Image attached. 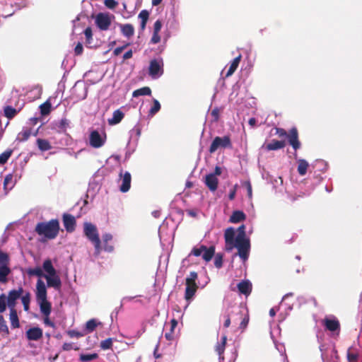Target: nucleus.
<instances>
[{"label":"nucleus","mask_w":362,"mask_h":362,"mask_svg":"<svg viewBox=\"0 0 362 362\" xmlns=\"http://www.w3.org/2000/svg\"><path fill=\"white\" fill-rule=\"evenodd\" d=\"M224 239L225 249L227 252L237 248L238 255L243 262L248 259L250 243L249 238L246 237L245 225L239 226L237 230L233 227L226 228L224 232Z\"/></svg>","instance_id":"obj_1"},{"label":"nucleus","mask_w":362,"mask_h":362,"mask_svg":"<svg viewBox=\"0 0 362 362\" xmlns=\"http://www.w3.org/2000/svg\"><path fill=\"white\" fill-rule=\"evenodd\" d=\"M27 273L29 276H35L41 279L45 278L47 281V286L53 288L55 290H59L62 286V281L57 271L54 267L50 259H45L42 263V268L36 267L28 269Z\"/></svg>","instance_id":"obj_2"},{"label":"nucleus","mask_w":362,"mask_h":362,"mask_svg":"<svg viewBox=\"0 0 362 362\" xmlns=\"http://www.w3.org/2000/svg\"><path fill=\"white\" fill-rule=\"evenodd\" d=\"M59 230V221L52 219L48 222L38 223L35 227V231L40 235H43L48 239H54L58 235Z\"/></svg>","instance_id":"obj_3"},{"label":"nucleus","mask_w":362,"mask_h":362,"mask_svg":"<svg viewBox=\"0 0 362 362\" xmlns=\"http://www.w3.org/2000/svg\"><path fill=\"white\" fill-rule=\"evenodd\" d=\"M214 253L215 247L214 246L207 247L206 246L202 245L198 247H194L188 256L182 260V264L186 265L187 262L191 261L192 256L199 257L201 255L204 260L206 262H209L214 255Z\"/></svg>","instance_id":"obj_4"},{"label":"nucleus","mask_w":362,"mask_h":362,"mask_svg":"<svg viewBox=\"0 0 362 362\" xmlns=\"http://www.w3.org/2000/svg\"><path fill=\"white\" fill-rule=\"evenodd\" d=\"M83 232L86 238L93 244L95 255H99L102 247L96 226L91 223L86 222L83 224Z\"/></svg>","instance_id":"obj_5"},{"label":"nucleus","mask_w":362,"mask_h":362,"mask_svg":"<svg viewBox=\"0 0 362 362\" xmlns=\"http://www.w3.org/2000/svg\"><path fill=\"white\" fill-rule=\"evenodd\" d=\"M141 128L139 124H136L129 132V140L127 144L126 158H129L135 151L141 136Z\"/></svg>","instance_id":"obj_6"},{"label":"nucleus","mask_w":362,"mask_h":362,"mask_svg":"<svg viewBox=\"0 0 362 362\" xmlns=\"http://www.w3.org/2000/svg\"><path fill=\"white\" fill-rule=\"evenodd\" d=\"M88 87L83 81H78L71 89L70 98L74 103L84 100L87 97Z\"/></svg>","instance_id":"obj_7"},{"label":"nucleus","mask_w":362,"mask_h":362,"mask_svg":"<svg viewBox=\"0 0 362 362\" xmlns=\"http://www.w3.org/2000/svg\"><path fill=\"white\" fill-rule=\"evenodd\" d=\"M164 63L161 57L153 59L150 61L148 75L152 79H158L163 74Z\"/></svg>","instance_id":"obj_8"},{"label":"nucleus","mask_w":362,"mask_h":362,"mask_svg":"<svg viewBox=\"0 0 362 362\" xmlns=\"http://www.w3.org/2000/svg\"><path fill=\"white\" fill-rule=\"evenodd\" d=\"M218 148H231L232 144L230 141V139L228 136H224L223 137L220 136H216L210 147H209V152L211 153H214Z\"/></svg>","instance_id":"obj_9"},{"label":"nucleus","mask_w":362,"mask_h":362,"mask_svg":"<svg viewBox=\"0 0 362 362\" xmlns=\"http://www.w3.org/2000/svg\"><path fill=\"white\" fill-rule=\"evenodd\" d=\"M106 140V135L105 134H100L97 130H93L89 134V144L90 146L95 148L102 147Z\"/></svg>","instance_id":"obj_10"},{"label":"nucleus","mask_w":362,"mask_h":362,"mask_svg":"<svg viewBox=\"0 0 362 362\" xmlns=\"http://www.w3.org/2000/svg\"><path fill=\"white\" fill-rule=\"evenodd\" d=\"M111 22V16L108 13H99L95 16V25L101 30H108Z\"/></svg>","instance_id":"obj_11"},{"label":"nucleus","mask_w":362,"mask_h":362,"mask_svg":"<svg viewBox=\"0 0 362 362\" xmlns=\"http://www.w3.org/2000/svg\"><path fill=\"white\" fill-rule=\"evenodd\" d=\"M23 292L24 290L21 286L18 287L17 289L11 290L8 292L6 299L7 305L9 310L15 308L16 305V300L21 298Z\"/></svg>","instance_id":"obj_12"},{"label":"nucleus","mask_w":362,"mask_h":362,"mask_svg":"<svg viewBox=\"0 0 362 362\" xmlns=\"http://www.w3.org/2000/svg\"><path fill=\"white\" fill-rule=\"evenodd\" d=\"M323 325L327 330L332 332H336V334L339 335L340 331V324L335 316H326L323 320Z\"/></svg>","instance_id":"obj_13"},{"label":"nucleus","mask_w":362,"mask_h":362,"mask_svg":"<svg viewBox=\"0 0 362 362\" xmlns=\"http://www.w3.org/2000/svg\"><path fill=\"white\" fill-rule=\"evenodd\" d=\"M233 313H235L236 322L240 320V328L245 329L249 322L247 310L243 307H236L234 308Z\"/></svg>","instance_id":"obj_14"},{"label":"nucleus","mask_w":362,"mask_h":362,"mask_svg":"<svg viewBox=\"0 0 362 362\" xmlns=\"http://www.w3.org/2000/svg\"><path fill=\"white\" fill-rule=\"evenodd\" d=\"M288 144L293 148L295 151L300 148V142L298 140V134L296 128L293 127L290 129L287 134Z\"/></svg>","instance_id":"obj_15"},{"label":"nucleus","mask_w":362,"mask_h":362,"mask_svg":"<svg viewBox=\"0 0 362 362\" xmlns=\"http://www.w3.org/2000/svg\"><path fill=\"white\" fill-rule=\"evenodd\" d=\"M47 286L42 279H38L36 284L35 297L36 300L47 298Z\"/></svg>","instance_id":"obj_16"},{"label":"nucleus","mask_w":362,"mask_h":362,"mask_svg":"<svg viewBox=\"0 0 362 362\" xmlns=\"http://www.w3.org/2000/svg\"><path fill=\"white\" fill-rule=\"evenodd\" d=\"M119 176L122 180V184L119 187V189L122 192H127L129 191L131 187V174L127 171L122 174V171H121L119 173Z\"/></svg>","instance_id":"obj_17"},{"label":"nucleus","mask_w":362,"mask_h":362,"mask_svg":"<svg viewBox=\"0 0 362 362\" xmlns=\"http://www.w3.org/2000/svg\"><path fill=\"white\" fill-rule=\"evenodd\" d=\"M204 182L211 192H215L217 189L218 180L214 175L210 173L206 175Z\"/></svg>","instance_id":"obj_18"},{"label":"nucleus","mask_w":362,"mask_h":362,"mask_svg":"<svg viewBox=\"0 0 362 362\" xmlns=\"http://www.w3.org/2000/svg\"><path fill=\"white\" fill-rule=\"evenodd\" d=\"M237 288L240 294L247 296L252 291V284L249 280H243L238 284Z\"/></svg>","instance_id":"obj_19"},{"label":"nucleus","mask_w":362,"mask_h":362,"mask_svg":"<svg viewBox=\"0 0 362 362\" xmlns=\"http://www.w3.org/2000/svg\"><path fill=\"white\" fill-rule=\"evenodd\" d=\"M25 334L28 340L37 341L42 337V330L40 327H32L27 330Z\"/></svg>","instance_id":"obj_20"},{"label":"nucleus","mask_w":362,"mask_h":362,"mask_svg":"<svg viewBox=\"0 0 362 362\" xmlns=\"http://www.w3.org/2000/svg\"><path fill=\"white\" fill-rule=\"evenodd\" d=\"M64 226L67 232H73L75 229V218L70 214H64L63 216Z\"/></svg>","instance_id":"obj_21"},{"label":"nucleus","mask_w":362,"mask_h":362,"mask_svg":"<svg viewBox=\"0 0 362 362\" xmlns=\"http://www.w3.org/2000/svg\"><path fill=\"white\" fill-rule=\"evenodd\" d=\"M177 326V321L175 319H172L169 323V325H165V329H168L169 327V331L166 332L165 334V337L168 341H172L174 339V330Z\"/></svg>","instance_id":"obj_22"},{"label":"nucleus","mask_w":362,"mask_h":362,"mask_svg":"<svg viewBox=\"0 0 362 362\" xmlns=\"http://www.w3.org/2000/svg\"><path fill=\"white\" fill-rule=\"evenodd\" d=\"M37 302L40 306L41 313L46 317L49 316L52 311V305L51 303L47 300V298L43 300H37Z\"/></svg>","instance_id":"obj_23"},{"label":"nucleus","mask_w":362,"mask_h":362,"mask_svg":"<svg viewBox=\"0 0 362 362\" xmlns=\"http://www.w3.org/2000/svg\"><path fill=\"white\" fill-rule=\"evenodd\" d=\"M311 167L315 170L314 174L316 175L319 172H325L327 169V163L323 160H316Z\"/></svg>","instance_id":"obj_24"},{"label":"nucleus","mask_w":362,"mask_h":362,"mask_svg":"<svg viewBox=\"0 0 362 362\" xmlns=\"http://www.w3.org/2000/svg\"><path fill=\"white\" fill-rule=\"evenodd\" d=\"M197 288V286L194 285H186L185 293V298L188 302L187 305L189 304L191 300H192L196 291Z\"/></svg>","instance_id":"obj_25"},{"label":"nucleus","mask_w":362,"mask_h":362,"mask_svg":"<svg viewBox=\"0 0 362 362\" xmlns=\"http://www.w3.org/2000/svg\"><path fill=\"white\" fill-rule=\"evenodd\" d=\"M10 310L9 320L11 322V327L12 329L18 328L20 327V322L17 311L15 308Z\"/></svg>","instance_id":"obj_26"},{"label":"nucleus","mask_w":362,"mask_h":362,"mask_svg":"<svg viewBox=\"0 0 362 362\" xmlns=\"http://www.w3.org/2000/svg\"><path fill=\"white\" fill-rule=\"evenodd\" d=\"M298 163V173L300 175L303 176L307 173L308 168L310 166L308 162L303 158L297 160Z\"/></svg>","instance_id":"obj_27"},{"label":"nucleus","mask_w":362,"mask_h":362,"mask_svg":"<svg viewBox=\"0 0 362 362\" xmlns=\"http://www.w3.org/2000/svg\"><path fill=\"white\" fill-rule=\"evenodd\" d=\"M124 114L120 110H117L113 112L112 117L108 119V123L110 125H115L119 123L123 119Z\"/></svg>","instance_id":"obj_28"},{"label":"nucleus","mask_w":362,"mask_h":362,"mask_svg":"<svg viewBox=\"0 0 362 362\" xmlns=\"http://www.w3.org/2000/svg\"><path fill=\"white\" fill-rule=\"evenodd\" d=\"M102 239L103 242V250L108 252H112L114 250L113 246L108 244V242L112 240V235L110 233H105L103 235Z\"/></svg>","instance_id":"obj_29"},{"label":"nucleus","mask_w":362,"mask_h":362,"mask_svg":"<svg viewBox=\"0 0 362 362\" xmlns=\"http://www.w3.org/2000/svg\"><path fill=\"white\" fill-rule=\"evenodd\" d=\"M246 218L245 214L242 211H235L230 217L229 221L233 223H237L244 221Z\"/></svg>","instance_id":"obj_30"},{"label":"nucleus","mask_w":362,"mask_h":362,"mask_svg":"<svg viewBox=\"0 0 362 362\" xmlns=\"http://www.w3.org/2000/svg\"><path fill=\"white\" fill-rule=\"evenodd\" d=\"M30 135H31V129L24 127L23 129V130L18 134L16 140L19 142H24L29 139Z\"/></svg>","instance_id":"obj_31"},{"label":"nucleus","mask_w":362,"mask_h":362,"mask_svg":"<svg viewBox=\"0 0 362 362\" xmlns=\"http://www.w3.org/2000/svg\"><path fill=\"white\" fill-rule=\"evenodd\" d=\"M11 273L8 264L2 265L0 267V283L5 284L8 281V276Z\"/></svg>","instance_id":"obj_32"},{"label":"nucleus","mask_w":362,"mask_h":362,"mask_svg":"<svg viewBox=\"0 0 362 362\" xmlns=\"http://www.w3.org/2000/svg\"><path fill=\"white\" fill-rule=\"evenodd\" d=\"M285 146V142L284 141L272 140L269 143L266 148L268 151H275L283 148Z\"/></svg>","instance_id":"obj_33"},{"label":"nucleus","mask_w":362,"mask_h":362,"mask_svg":"<svg viewBox=\"0 0 362 362\" xmlns=\"http://www.w3.org/2000/svg\"><path fill=\"white\" fill-rule=\"evenodd\" d=\"M240 59H241L240 54H239L238 57H236L235 59H233V60L230 63V65L227 71L226 74V77L231 76L235 72V71L236 70V69L238 66Z\"/></svg>","instance_id":"obj_34"},{"label":"nucleus","mask_w":362,"mask_h":362,"mask_svg":"<svg viewBox=\"0 0 362 362\" xmlns=\"http://www.w3.org/2000/svg\"><path fill=\"white\" fill-rule=\"evenodd\" d=\"M15 182H16L13 180V175L11 174L6 175L4 181V188L6 191V194L14 187Z\"/></svg>","instance_id":"obj_35"},{"label":"nucleus","mask_w":362,"mask_h":362,"mask_svg":"<svg viewBox=\"0 0 362 362\" xmlns=\"http://www.w3.org/2000/svg\"><path fill=\"white\" fill-rule=\"evenodd\" d=\"M149 17V13L147 10H142L138 18L140 19V28L142 30H144L146 28V22Z\"/></svg>","instance_id":"obj_36"},{"label":"nucleus","mask_w":362,"mask_h":362,"mask_svg":"<svg viewBox=\"0 0 362 362\" xmlns=\"http://www.w3.org/2000/svg\"><path fill=\"white\" fill-rule=\"evenodd\" d=\"M36 143L38 148L41 151H46L52 148L51 144L46 139H37Z\"/></svg>","instance_id":"obj_37"},{"label":"nucleus","mask_w":362,"mask_h":362,"mask_svg":"<svg viewBox=\"0 0 362 362\" xmlns=\"http://www.w3.org/2000/svg\"><path fill=\"white\" fill-rule=\"evenodd\" d=\"M121 31L124 37H130L134 33V28L131 24H125L121 26Z\"/></svg>","instance_id":"obj_38"},{"label":"nucleus","mask_w":362,"mask_h":362,"mask_svg":"<svg viewBox=\"0 0 362 362\" xmlns=\"http://www.w3.org/2000/svg\"><path fill=\"white\" fill-rule=\"evenodd\" d=\"M21 300L23 303L24 310L28 311L30 309V293L28 291L23 292Z\"/></svg>","instance_id":"obj_39"},{"label":"nucleus","mask_w":362,"mask_h":362,"mask_svg":"<svg viewBox=\"0 0 362 362\" xmlns=\"http://www.w3.org/2000/svg\"><path fill=\"white\" fill-rule=\"evenodd\" d=\"M151 94V90L149 87H143L135 90L132 93V96L134 98H137L141 95H150Z\"/></svg>","instance_id":"obj_40"},{"label":"nucleus","mask_w":362,"mask_h":362,"mask_svg":"<svg viewBox=\"0 0 362 362\" xmlns=\"http://www.w3.org/2000/svg\"><path fill=\"white\" fill-rule=\"evenodd\" d=\"M226 340L227 337L226 335H223L221 337V341L218 342V344L216 345V350L220 357L224 352Z\"/></svg>","instance_id":"obj_41"},{"label":"nucleus","mask_w":362,"mask_h":362,"mask_svg":"<svg viewBox=\"0 0 362 362\" xmlns=\"http://www.w3.org/2000/svg\"><path fill=\"white\" fill-rule=\"evenodd\" d=\"M153 105L151 107L148 112V116L153 117L160 110V104L159 101L155 98L153 99Z\"/></svg>","instance_id":"obj_42"},{"label":"nucleus","mask_w":362,"mask_h":362,"mask_svg":"<svg viewBox=\"0 0 362 362\" xmlns=\"http://www.w3.org/2000/svg\"><path fill=\"white\" fill-rule=\"evenodd\" d=\"M40 113L42 115H47L50 112L51 103L49 100H47L40 106Z\"/></svg>","instance_id":"obj_43"},{"label":"nucleus","mask_w":362,"mask_h":362,"mask_svg":"<svg viewBox=\"0 0 362 362\" xmlns=\"http://www.w3.org/2000/svg\"><path fill=\"white\" fill-rule=\"evenodd\" d=\"M13 153L12 149H7L0 154V164H5Z\"/></svg>","instance_id":"obj_44"},{"label":"nucleus","mask_w":362,"mask_h":362,"mask_svg":"<svg viewBox=\"0 0 362 362\" xmlns=\"http://www.w3.org/2000/svg\"><path fill=\"white\" fill-rule=\"evenodd\" d=\"M0 332H2L6 335L9 334V329L8 325L3 315H0Z\"/></svg>","instance_id":"obj_45"},{"label":"nucleus","mask_w":362,"mask_h":362,"mask_svg":"<svg viewBox=\"0 0 362 362\" xmlns=\"http://www.w3.org/2000/svg\"><path fill=\"white\" fill-rule=\"evenodd\" d=\"M197 279V274L195 272H191L189 275L186 278V285H194L196 284V280Z\"/></svg>","instance_id":"obj_46"},{"label":"nucleus","mask_w":362,"mask_h":362,"mask_svg":"<svg viewBox=\"0 0 362 362\" xmlns=\"http://www.w3.org/2000/svg\"><path fill=\"white\" fill-rule=\"evenodd\" d=\"M225 321L223 323L224 327H228L230 325V321L233 320V323H236L235 313L233 312L230 315H224Z\"/></svg>","instance_id":"obj_47"},{"label":"nucleus","mask_w":362,"mask_h":362,"mask_svg":"<svg viewBox=\"0 0 362 362\" xmlns=\"http://www.w3.org/2000/svg\"><path fill=\"white\" fill-rule=\"evenodd\" d=\"M16 113L17 110L11 106H6L4 108V115L8 119L13 118Z\"/></svg>","instance_id":"obj_48"},{"label":"nucleus","mask_w":362,"mask_h":362,"mask_svg":"<svg viewBox=\"0 0 362 362\" xmlns=\"http://www.w3.org/2000/svg\"><path fill=\"white\" fill-rule=\"evenodd\" d=\"M98 324L95 319L88 320L86 324V329L88 332H93L97 327Z\"/></svg>","instance_id":"obj_49"},{"label":"nucleus","mask_w":362,"mask_h":362,"mask_svg":"<svg viewBox=\"0 0 362 362\" xmlns=\"http://www.w3.org/2000/svg\"><path fill=\"white\" fill-rule=\"evenodd\" d=\"M7 299L4 293L0 295V313H4L6 309Z\"/></svg>","instance_id":"obj_50"},{"label":"nucleus","mask_w":362,"mask_h":362,"mask_svg":"<svg viewBox=\"0 0 362 362\" xmlns=\"http://www.w3.org/2000/svg\"><path fill=\"white\" fill-rule=\"evenodd\" d=\"M112 345V339L108 338V339H106L105 340H103L101 341L100 348L103 350H107V349H111Z\"/></svg>","instance_id":"obj_51"},{"label":"nucleus","mask_w":362,"mask_h":362,"mask_svg":"<svg viewBox=\"0 0 362 362\" xmlns=\"http://www.w3.org/2000/svg\"><path fill=\"white\" fill-rule=\"evenodd\" d=\"M98 357L96 354H81L80 356V360L83 362H87L95 359Z\"/></svg>","instance_id":"obj_52"},{"label":"nucleus","mask_w":362,"mask_h":362,"mask_svg":"<svg viewBox=\"0 0 362 362\" xmlns=\"http://www.w3.org/2000/svg\"><path fill=\"white\" fill-rule=\"evenodd\" d=\"M214 265L216 268L220 269L223 266V255L220 253L216 255L214 258Z\"/></svg>","instance_id":"obj_53"},{"label":"nucleus","mask_w":362,"mask_h":362,"mask_svg":"<svg viewBox=\"0 0 362 362\" xmlns=\"http://www.w3.org/2000/svg\"><path fill=\"white\" fill-rule=\"evenodd\" d=\"M69 127V121L66 118L62 119L58 124V127L63 132H65Z\"/></svg>","instance_id":"obj_54"},{"label":"nucleus","mask_w":362,"mask_h":362,"mask_svg":"<svg viewBox=\"0 0 362 362\" xmlns=\"http://www.w3.org/2000/svg\"><path fill=\"white\" fill-rule=\"evenodd\" d=\"M14 4L15 6L18 9H20V8H24L27 6L28 1L27 0H12L11 2V4Z\"/></svg>","instance_id":"obj_55"},{"label":"nucleus","mask_w":362,"mask_h":362,"mask_svg":"<svg viewBox=\"0 0 362 362\" xmlns=\"http://www.w3.org/2000/svg\"><path fill=\"white\" fill-rule=\"evenodd\" d=\"M9 262V258L6 253L0 252V267H2V265L8 264Z\"/></svg>","instance_id":"obj_56"},{"label":"nucleus","mask_w":362,"mask_h":362,"mask_svg":"<svg viewBox=\"0 0 362 362\" xmlns=\"http://www.w3.org/2000/svg\"><path fill=\"white\" fill-rule=\"evenodd\" d=\"M358 355L356 353H351L349 350L347 352V359L350 362H356L358 359Z\"/></svg>","instance_id":"obj_57"},{"label":"nucleus","mask_w":362,"mask_h":362,"mask_svg":"<svg viewBox=\"0 0 362 362\" xmlns=\"http://www.w3.org/2000/svg\"><path fill=\"white\" fill-rule=\"evenodd\" d=\"M160 41V37L159 33H153L151 38L150 42L151 44H157Z\"/></svg>","instance_id":"obj_58"},{"label":"nucleus","mask_w":362,"mask_h":362,"mask_svg":"<svg viewBox=\"0 0 362 362\" xmlns=\"http://www.w3.org/2000/svg\"><path fill=\"white\" fill-rule=\"evenodd\" d=\"M105 5L108 8L112 9L117 5V2L115 0H105Z\"/></svg>","instance_id":"obj_59"},{"label":"nucleus","mask_w":362,"mask_h":362,"mask_svg":"<svg viewBox=\"0 0 362 362\" xmlns=\"http://www.w3.org/2000/svg\"><path fill=\"white\" fill-rule=\"evenodd\" d=\"M274 343L275 344V346H276V349L279 351V353L281 355H284L285 354V351H286L284 345L282 344H280V343H277L274 340Z\"/></svg>","instance_id":"obj_60"},{"label":"nucleus","mask_w":362,"mask_h":362,"mask_svg":"<svg viewBox=\"0 0 362 362\" xmlns=\"http://www.w3.org/2000/svg\"><path fill=\"white\" fill-rule=\"evenodd\" d=\"M84 35L86 36V40L90 42V40L92 39V30L90 27H88L84 30Z\"/></svg>","instance_id":"obj_61"},{"label":"nucleus","mask_w":362,"mask_h":362,"mask_svg":"<svg viewBox=\"0 0 362 362\" xmlns=\"http://www.w3.org/2000/svg\"><path fill=\"white\" fill-rule=\"evenodd\" d=\"M162 28V22L157 20L153 25V33H159Z\"/></svg>","instance_id":"obj_62"},{"label":"nucleus","mask_w":362,"mask_h":362,"mask_svg":"<svg viewBox=\"0 0 362 362\" xmlns=\"http://www.w3.org/2000/svg\"><path fill=\"white\" fill-rule=\"evenodd\" d=\"M83 45L78 42L77 45L75 47L74 52L76 55H80L83 52Z\"/></svg>","instance_id":"obj_63"},{"label":"nucleus","mask_w":362,"mask_h":362,"mask_svg":"<svg viewBox=\"0 0 362 362\" xmlns=\"http://www.w3.org/2000/svg\"><path fill=\"white\" fill-rule=\"evenodd\" d=\"M127 46V45L115 48L113 51V54L115 56H118Z\"/></svg>","instance_id":"obj_64"}]
</instances>
